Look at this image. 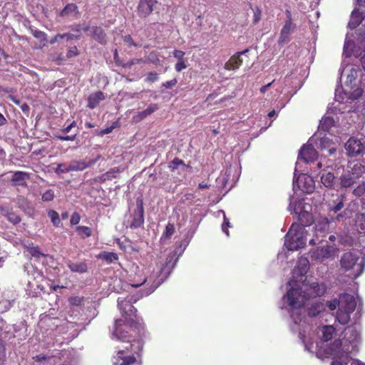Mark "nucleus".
Masks as SVG:
<instances>
[{"label": "nucleus", "instance_id": "9d476101", "mask_svg": "<svg viewBox=\"0 0 365 365\" xmlns=\"http://www.w3.org/2000/svg\"><path fill=\"white\" fill-rule=\"evenodd\" d=\"M84 32L93 40L102 45H106L107 42V35L102 26L86 25L82 28Z\"/></svg>", "mask_w": 365, "mask_h": 365}, {"label": "nucleus", "instance_id": "7ed1b4c3", "mask_svg": "<svg viewBox=\"0 0 365 365\" xmlns=\"http://www.w3.org/2000/svg\"><path fill=\"white\" fill-rule=\"evenodd\" d=\"M143 346L142 339H133L131 343L119 349L113 356V365H142Z\"/></svg>", "mask_w": 365, "mask_h": 365}, {"label": "nucleus", "instance_id": "c9c22d12", "mask_svg": "<svg viewBox=\"0 0 365 365\" xmlns=\"http://www.w3.org/2000/svg\"><path fill=\"white\" fill-rule=\"evenodd\" d=\"M334 124V120L332 117L325 116L321 120L319 128L323 131L328 132Z\"/></svg>", "mask_w": 365, "mask_h": 365}, {"label": "nucleus", "instance_id": "5fc2aeb1", "mask_svg": "<svg viewBox=\"0 0 365 365\" xmlns=\"http://www.w3.org/2000/svg\"><path fill=\"white\" fill-rule=\"evenodd\" d=\"M78 55V51L76 46L70 47L66 53V56L68 58L76 56Z\"/></svg>", "mask_w": 365, "mask_h": 365}, {"label": "nucleus", "instance_id": "4c0bfd02", "mask_svg": "<svg viewBox=\"0 0 365 365\" xmlns=\"http://www.w3.org/2000/svg\"><path fill=\"white\" fill-rule=\"evenodd\" d=\"M356 178L352 175L351 174L343 175L341 177V186L343 187H351L355 182Z\"/></svg>", "mask_w": 365, "mask_h": 365}, {"label": "nucleus", "instance_id": "a19ab883", "mask_svg": "<svg viewBox=\"0 0 365 365\" xmlns=\"http://www.w3.org/2000/svg\"><path fill=\"white\" fill-rule=\"evenodd\" d=\"M48 215L51 218L53 225L56 227H58L61 223L58 213L55 210H50L48 212Z\"/></svg>", "mask_w": 365, "mask_h": 365}, {"label": "nucleus", "instance_id": "ea45409f", "mask_svg": "<svg viewBox=\"0 0 365 365\" xmlns=\"http://www.w3.org/2000/svg\"><path fill=\"white\" fill-rule=\"evenodd\" d=\"M175 229L173 223L168 222L161 236L160 240H169L175 233Z\"/></svg>", "mask_w": 365, "mask_h": 365}, {"label": "nucleus", "instance_id": "4d7b16f0", "mask_svg": "<svg viewBox=\"0 0 365 365\" xmlns=\"http://www.w3.org/2000/svg\"><path fill=\"white\" fill-rule=\"evenodd\" d=\"M183 161H170L168 165L170 171L173 172L179 165H182Z\"/></svg>", "mask_w": 365, "mask_h": 365}, {"label": "nucleus", "instance_id": "0e129e2a", "mask_svg": "<svg viewBox=\"0 0 365 365\" xmlns=\"http://www.w3.org/2000/svg\"><path fill=\"white\" fill-rule=\"evenodd\" d=\"M58 139L61 140H66V141H72L75 139L76 135H66V136H58Z\"/></svg>", "mask_w": 365, "mask_h": 365}, {"label": "nucleus", "instance_id": "dca6fc26", "mask_svg": "<svg viewBox=\"0 0 365 365\" xmlns=\"http://www.w3.org/2000/svg\"><path fill=\"white\" fill-rule=\"evenodd\" d=\"M360 72L361 71L356 68H351L347 76L346 84L351 89L357 87L356 90L359 89L360 90V93H362L365 90V82L360 81L359 85L356 84V78Z\"/></svg>", "mask_w": 365, "mask_h": 365}, {"label": "nucleus", "instance_id": "0eeeda50", "mask_svg": "<svg viewBox=\"0 0 365 365\" xmlns=\"http://www.w3.org/2000/svg\"><path fill=\"white\" fill-rule=\"evenodd\" d=\"M158 4V0H138L135 10L138 17L141 19H147L153 14Z\"/></svg>", "mask_w": 365, "mask_h": 365}, {"label": "nucleus", "instance_id": "a211bd4d", "mask_svg": "<svg viewBox=\"0 0 365 365\" xmlns=\"http://www.w3.org/2000/svg\"><path fill=\"white\" fill-rule=\"evenodd\" d=\"M249 49H245L242 51L237 52L232 56L230 59L225 63V68L227 71H234L240 68L242 64V59L241 56L248 52Z\"/></svg>", "mask_w": 365, "mask_h": 365}, {"label": "nucleus", "instance_id": "423d86ee", "mask_svg": "<svg viewBox=\"0 0 365 365\" xmlns=\"http://www.w3.org/2000/svg\"><path fill=\"white\" fill-rule=\"evenodd\" d=\"M345 148L347 154L349 157H361L365 160V139H358L354 137L350 138L346 143Z\"/></svg>", "mask_w": 365, "mask_h": 365}, {"label": "nucleus", "instance_id": "79ce46f5", "mask_svg": "<svg viewBox=\"0 0 365 365\" xmlns=\"http://www.w3.org/2000/svg\"><path fill=\"white\" fill-rule=\"evenodd\" d=\"M8 98L11 100L13 103H14L16 105L19 106L23 112L26 113L29 110L30 108L29 105L26 103L21 104V101L19 99H17L15 96L9 95L8 96Z\"/></svg>", "mask_w": 365, "mask_h": 365}, {"label": "nucleus", "instance_id": "13d9d810", "mask_svg": "<svg viewBox=\"0 0 365 365\" xmlns=\"http://www.w3.org/2000/svg\"><path fill=\"white\" fill-rule=\"evenodd\" d=\"M83 299V297H73L70 298L69 302L72 305L79 306L82 303Z\"/></svg>", "mask_w": 365, "mask_h": 365}, {"label": "nucleus", "instance_id": "bb28decb", "mask_svg": "<svg viewBox=\"0 0 365 365\" xmlns=\"http://www.w3.org/2000/svg\"><path fill=\"white\" fill-rule=\"evenodd\" d=\"M105 99V95L102 91H97L91 94L88 98V107L95 108L101 101Z\"/></svg>", "mask_w": 365, "mask_h": 365}, {"label": "nucleus", "instance_id": "412c9836", "mask_svg": "<svg viewBox=\"0 0 365 365\" xmlns=\"http://www.w3.org/2000/svg\"><path fill=\"white\" fill-rule=\"evenodd\" d=\"M309 268V262L306 257L299 259L297 266L293 269L294 276L303 277L305 276Z\"/></svg>", "mask_w": 365, "mask_h": 365}, {"label": "nucleus", "instance_id": "9b49d317", "mask_svg": "<svg viewBox=\"0 0 365 365\" xmlns=\"http://www.w3.org/2000/svg\"><path fill=\"white\" fill-rule=\"evenodd\" d=\"M333 257H334V249L329 245L317 247L311 252L312 261L323 262Z\"/></svg>", "mask_w": 365, "mask_h": 365}, {"label": "nucleus", "instance_id": "ddd939ff", "mask_svg": "<svg viewBox=\"0 0 365 365\" xmlns=\"http://www.w3.org/2000/svg\"><path fill=\"white\" fill-rule=\"evenodd\" d=\"M315 144L317 147L322 151L327 150L328 154H324V157L331 156L336 152V148L334 146L333 141L327 136L319 137L317 138Z\"/></svg>", "mask_w": 365, "mask_h": 365}, {"label": "nucleus", "instance_id": "cd10ccee", "mask_svg": "<svg viewBox=\"0 0 365 365\" xmlns=\"http://www.w3.org/2000/svg\"><path fill=\"white\" fill-rule=\"evenodd\" d=\"M347 166L351 169V175L356 178L360 177L365 171L364 165L359 161H348Z\"/></svg>", "mask_w": 365, "mask_h": 365}, {"label": "nucleus", "instance_id": "6ab92c4d", "mask_svg": "<svg viewBox=\"0 0 365 365\" xmlns=\"http://www.w3.org/2000/svg\"><path fill=\"white\" fill-rule=\"evenodd\" d=\"M296 28L294 23L284 22L278 38L279 45H284L290 41V34Z\"/></svg>", "mask_w": 365, "mask_h": 365}, {"label": "nucleus", "instance_id": "b1692460", "mask_svg": "<svg viewBox=\"0 0 365 365\" xmlns=\"http://www.w3.org/2000/svg\"><path fill=\"white\" fill-rule=\"evenodd\" d=\"M29 179V174L17 171L15 172L11 180L13 186H21L26 187L27 186L26 181Z\"/></svg>", "mask_w": 365, "mask_h": 365}, {"label": "nucleus", "instance_id": "58836bf2", "mask_svg": "<svg viewBox=\"0 0 365 365\" xmlns=\"http://www.w3.org/2000/svg\"><path fill=\"white\" fill-rule=\"evenodd\" d=\"M76 231L81 239H86L92 235L91 229L87 226H77Z\"/></svg>", "mask_w": 365, "mask_h": 365}, {"label": "nucleus", "instance_id": "37998d69", "mask_svg": "<svg viewBox=\"0 0 365 365\" xmlns=\"http://www.w3.org/2000/svg\"><path fill=\"white\" fill-rule=\"evenodd\" d=\"M78 9V6L75 4H68L62 10L61 15H68L72 14Z\"/></svg>", "mask_w": 365, "mask_h": 365}, {"label": "nucleus", "instance_id": "e2e57ef3", "mask_svg": "<svg viewBox=\"0 0 365 365\" xmlns=\"http://www.w3.org/2000/svg\"><path fill=\"white\" fill-rule=\"evenodd\" d=\"M344 207V204L341 201H339L335 206L330 207V210L334 212H337Z\"/></svg>", "mask_w": 365, "mask_h": 365}, {"label": "nucleus", "instance_id": "c756f323", "mask_svg": "<svg viewBox=\"0 0 365 365\" xmlns=\"http://www.w3.org/2000/svg\"><path fill=\"white\" fill-rule=\"evenodd\" d=\"M322 340L323 341H328L331 340L336 333V329L331 325L323 326L321 329Z\"/></svg>", "mask_w": 365, "mask_h": 365}, {"label": "nucleus", "instance_id": "2eb2a0df", "mask_svg": "<svg viewBox=\"0 0 365 365\" xmlns=\"http://www.w3.org/2000/svg\"><path fill=\"white\" fill-rule=\"evenodd\" d=\"M124 168L123 167H115L110 169L106 173L97 176L93 178V182L98 183H103L106 181H111L113 179H115L119 177L120 174L124 170Z\"/></svg>", "mask_w": 365, "mask_h": 365}, {"label": "nucleus", "instance_id": "864d4df0", "mask_svg": "<svg viewBox=\"0 0 365 365\" xmlns=\"http://www.w3.org/2000/svg\"><path fill=\"white\" fill-rule=\"evenodd\" d=\"M81 220V215L78 212H74L70 219V222L72 225H76L79 223Z\"/></svg>", "mask_w": 365, "mask_h": 365}, {"label": "nucleus", "instance_id": "aec40b11", "mask_svg": "<svg viewBox=\"0 0 365 365\" xmlns=\"http://www.w3.org/2000/svg\"><path fill=\"white\" fill-rule=\"evenodd\" d=\"M340 297V307L341 310H347L353 312L356 307V302L354 296L349 294H341Z\"/></svg>", "mask_w": 365, "mask_h": 365}, {"label": "nucleus", "instance_id": "5701e85b", "mask_svg": "<svg viewBox=\"0 0 365 365\" xmlns=\"http://www.w3.org/2000/svg\"><path fill=\"white\" fill-rule=\"evenodd\" d=\"M14 301L15 297L12 292L4 293V298L0 300V313H4L9 310L13 306Z\"/></svg>", "mask_w": 365, "mask_h": 365}, {"label": "nucleus", "instance_id": "f257e3e1", "mask_svg": "<svg viewBox=\"0 0 365 365\" xmlns=\"http://www.w3.org/2000/svg\"><path fill=\"white\" fill-rule=\"evenodd\" d=\"M118 306L123 314L127 317V324L122 327H120L121 320L115 321L113 334L118 340L129 341L130 343L133 341L130 340L132 337L138 336V339H141L145 334V326L142 319H140L137 315V309L126 301L121 303L118 302Z\"/></svg>", "mask_w": 365, "mask_h": 365}, {"label": "nucleus", "instance_id": "4468645a", "mask_svg": "<svg viewBox=\"0 0 365 365\" xmlns=\"http://www.w3.org/2000/svg\"><path fill=\"white\" fill-rule=\"evenodd\" d=\"M297 185L300 190L305 193H312L315 189V183L312 177L302 174L297 180Z\"/></svg>", "mask_w": 365, "mask_h": 365}, {"label": "nucleus", "instance_id": "c03bdc74", "mask_svg": "<svg viewBox=\"0 0 365 365\" xmlns=\"http://www.w3.org/2000/svg\"><path fill=\"white\" fill-rule=\"evenodd\" d=\"M6 218L14 225H17L21 222V217L14 212H8L6 215Z\"/></svg>", "mask_w": 365, "mask_h": 365}, {"label": "nucleus", "instance_id": "603ef678", "mask_svg": "<svg viewBox=\"0 0 365 365\" xmlns=\"http://www.w3.org/2000/svg\"><path fill=\"white\" fill-rule=\"evenodd\" d=\"M185 53L181 50L175 49L173 52V56L177 61H182L185 58Z\"/></svg>", "mask_w": 365, "mask_h": 365}, {"label": "nucleus", "instance_id": "1a4fd4ad", "mask_svg": "<svg viewBox=\"0 0 365 365\" xmlns=\"http://www.w3.org/2000/svg\"><path fill=\"white\" fill-rule=\"evenodd\" d=\"M289 305L292 308H299L303 306L304 301L307 299L302 294L300 287H292L287 293Z\"/></svg>", "mask_w": 365, "mask_h": 365}, {"label": "nucleus", "instance_id": "052dcab7", "mask_svg": "<svg viewBox=\"0 0 365 365\" xmlns=\"http://www.w3.org/2000/svg\"><path fill=\"white\" fill-rule=\"evenodd\" d=\"M61 36H62V39L66 38L67 41L78 39L80 38V36H76V35L69 34V33L63 34H61Z\"/></svg>", "mask_w": 365, "mask_h": 365}, {"label": "nucleus", "instance_id": "49530a36", "mask_svg": "<svg viewBox=\"0 0 365 365\" xmlns=\"http://www.w3.org/2000/svg\"><path fill=\"white\" fill-rule=\"evenodd\" d=\"M34 36L35 38H36L37 39H38L40 41L41 43L43 46L46 45L47 38H46V34L44 32L41 31H36L34 34Z\"/></svg>", "mask_w": 365, "mask_h": 365}, {"label": "nucleus", "instance_id": "72a5a7b5", "mask_svg": "<svg viewBox=\"0 0 365 365\" xmlns=\"http://www.w3.org/2000/svg\"><path fill=\"white\" fill-rule=\"evenodd\" d=\"M97 258L101 259L107 263H112L118 260V255L115 252L104 251L98 254Z\"/></svg>", "mask_w": 365, "mask_h": 365}, {"label": "nucleus", "instance_id": "7c9ffc66", "mask_svg": "<svg viewBox=\"0 0 365 365\" xmlns=\"http://www.w3.org/2000/svg\"><path fill=\"white\" fill-rule=\"evenodd\" d=\"M352 312L347 310H341L338 309L336 312V319L339 324L342 325L347 324L350 322V315Z\"/></svg>", "mask_w": 365, "mask_h": 365}, {"label": "nucleus", "instance_id": "4be33fe9", "mask_svg": "<svg viewBox=\"0 0 365 365\" xmlns=\"http://www.w3.org/2000/svg\"><path fill=\"white\" fill-rule=\"evenodd\" d=\"M307 291L309 292L308 297H317L324 294L327 287L324 283L312 282L309 286Z\"/></svg>", "mask_w": 365, "mask_h": 365}, {"label": "nucleus", "instance_id": "09e8293b", "mask_svg": "<svg viewBox=\"0 0 365 365\" xmlns=\"http://www.w3.org/2000/svg\"><path fill=\"white\" fill-rule=\"evenodd\" d=\"M158 74L155 72H149L147 73L146 77L145 78V81L148 83H153L158 80Z\"/></svg>", "mask_w": 365, "mask_h": 365}, {"label": "nucleus", "instance_id": "393cba45", "mask_svg": "<svg viewBox=\"0 0 365 365\" xmlns=\"http://www.w3.org/2000/svg\"><path fill=\"white\" fill-rule=\"evenodd\" d=\"M158 109V106L156 103L150 104L146 109L141 112H138L135 115L133 116V120L138 123L143 120L147 116L151 115Z\"/></svg>", "mask_w": 365, "mask_h": 365}, {"label": "nucleus", "instance_id": "20e7f679", "mask_svg": "<svg viewBox=\"0 0 365 365\" xmlns=\"http://www.w3.org/2000/svg\"><path fill=\"white\" fill-rule=\"evenodd\" d=\"M307 232L303 226L293 223L285 236L284 246L292 251L297 250L306 245Z\"/></svg>", "mask_w": 365, "mask_h": 365}, {"label": "nucleus", "instance_id": "6e6d98bb", "mask_svg": "<svg viewBox=\"0 0 365 365\" xmlns=\"http://www.w3.org/2000/svg\"><path fill=\"white\" fill-rule=\"evenodd\" d=\"M178 83L177 79L175 78L170 81H165L163 83L162 86L165 87V88H171L176 86Z\"/></svg>", "mask_w": 365, "mask_h": 365}, {"label": "nucleus", "instance_id": "de8ad7c7", "mask_svg": "<svg viewBox=\"0 0 365 365\" xmlns=\"http://www.w3.org/2000/svg\"><path fill=\"white\" fill-rule=\"evenodd\" d=\"M327 305L331 311L335 310L336 307L339 309L340 307V297L327 302Z\"/></svg>", "mask_w": 365, "mask_h": 365}, {"label": "nucleus", "instance_id": "8fccbe9b", "mask_svg": "<svg viewBox=\"0 0 365 365\" xmlns=\"http://www.w3.org/2000/svg\"><path fill=\"white\" fill-rule=\"evenodd\" d=\"M187 67L186 59L178 61L175 65V69L178 72H180Z\"/></svg>", "mask_w": 365, "mask_h": 365}, {"label": "nucleus", "instance_id": "a878e982", "mask_svg": "<svg viewBox=\"0 0 365 365\" xmlns=\"http://www.w3.org/2000/svg\"><path fill=\"white\" fill-rule=\"evenodd\" d=\"M364 14L359 9H354L350 17L348 26L350 29H356L364 20Z\"/></svg>", "mask_w": 365, "mask_h": 365}, {"label": "nucleus", "instance_id": "bf43d9fd", "mask_svg": "<svg viewBox=\"0 0 365 365\" xmlns=\"http://www.w3.org/2000/svg\"><path fill=\"white\" fill-rule=\"evenodd\" d=\"M29 252L31 255L35 257H39L41 255H43L38 250L37 247H33L30 249Z\"/></svg>", "mask_w": 365, "mask_h": 365}, {"label": "nucleus", "instance_id": "69168bd1", "mask_svg": "<svg viewBox=\"0 0 365 365\" xmlns=\"http://www.w3.org/2000/svg\"><path fill=\"white\" fill-rule=\"evenodd\" d=\"M124 41L129 44V46H135V43L133 41L130 35H126L124 36Z\"/></svg>", "mask_w": 365, "mask_h": 365}, {"label": "nucleus", "instance_id": "3c124183", "mask_svg": "<svg viewBox=\"0 0 365 365\" xmlns=\"http://www.w3.org/2000/svg\"><path fill=\"white\" fill-rule=\"evenodd\" d=\"M261 16H262V11H261V9L259 7H257L254 10V15H253L252 23L254 24H257L260 21Z\"/></svg>", "mask_w": 365, "mask_h": 365}, {"label": "nucleus", "instance_id": "6e6552de", "mask_svg": "<svg viewBox=\"0 0 365 365\" xmlns=\"http://www.w3.org/2000/svg\"><path fill=\"white\" fill-rule=\"evenodd\" d=\"M136 207L132 214V221L130 227L136 229L141 227L144 224V206L143 198L140 195L136 198Z\"/></svg>", "mask_w": 365, "mask_h": 365}, {"label": "nucleus", "instance_id": "2f4dec72", "mask_svg": "<svg viewBox=\"0 0 365 365\" xmlns=\"http://www.w3.org/2000/svg\"><path fill=\"white\" fill-rule=\"evenodd\" d=\"M324 310V304L321 302L313 303L310 307L308 308L307 315L310 317L318 316L321 312Z\"/></svg>", "mask_w": 365, "mask_h": 365}, {"label": "nucleus", "instance_id": "f8f14e48", "mask_svg": "<svg viewBox=\"0 0 365 365\" xmlns=\"http://www.w3.org/2000/svg\"><path fill=\"white\" fill-rule=\"evenodd\" d=\"M312 139H309L307 143L304 144L300 148L297 160H317L318 153L311 143Z\"/></svg>", "mask_w": 365, "mask_h": 365}, {"label": "nucleus", "instance_id": "e433bc0d", "mask_svg": "<svg viewBox=\"0 0 365 365\" xmlns=\"http://www.w3.org/2000/svg\"><path fill=\"white\" fill-rule=\"evenodd\" d=\"M68 267L74 272L84 273L88 269L87 264L85 262L73 263L70 262L68 263Z\"/></svg>", "mask_w": 365, "mask_h": 365}, {"label": "nucleus", "instance_id": "774afa93", "mask_svg": "<svg viewBox=\"0 0 365 365\" xmlns=\"http://www.w3.org/2000/svg\"><path fill=\"white\" fill-rule=\"evenodd\" d=\"M62 39V36L61 34H58L57 35H56L55 36H53L50 41H49V43L51 44H53L55 43L56 41H59Z\"/></svg>", "mask_w": 365, "mask_h": 365}, {"label": "nucleus", "instance_id": "39448f33", "mask_svg": "<svg viewBox=\"0 0 365 365\" xmlns=\"http://www.w3.org/2000/svg\"><path fill=\"white\" fill-rule=\"evenodd\" d=\"M159 275V274H151L150 277H147L145 276L143 270L138 267L131 280V286L137 288L147 283V284L149 285L147 294H150L160 284V282L158 279Z\"/></svg>", "mask_w": 365, "mask_h": 365}, {"label": "nucleus", "instance_id": "f3484780", "mask_svg": "<svg viewBox=\"0 0 365 365\" xmlns=\"http://www.w3.org/2000/svg\"><path fill=\"white\" fill-rule=\"evenodd\" d=\"M359 257L356 254L351 252H347L343 254L340 260L341 268L346 271L351 269L356 264Z\"/></svg>", "mask_w": 365, "mask_h": 365}, {"label": "nucleus", "instance_id": "680f3d73", "mask_svg": "<svg viewBox=\"0 0 365 365\" xmlns=\"http://www.w3.org/2000/svg\"><path fill=\"white\" fill-rule=\"evenodd\" d=\"M230 227L229 220L226 218L225 215L224 216V223L222 225V231L226 233V235H229V232L227 227Z\"/></svg>", "mask_w": 365, "mask_h": 365}, {"label": "nucleus", "instance_id": "473e14b6", "mask_svg": "<svg viewBox=\"0 0 365 365\" xmlns=\"http://www.w3.org/2000/svg\"><path fill=\"white\" fill-rule=\"evenodd\" d=\"M321 182L326 187L331 188L335 184V177L330 172L324 173L321 177Z\"/></svg>", "mask_w": 365, "mask_h": 365}, {"label": "nucleus", "instance_id": "f03ea898", "mask_svg": "<svg viewBox=\"0 0 365 365\" xmlns=\"http://www.w3.org/2000/svg\"><path fill=\"white\" fill-rule=\"evenodd\" d=\"M343 339H336L324 351L326 356L342 359L350 354H356L361 342L360 331L356 326H349L343 331Z\"/></svg>", "mask_w": 365, "mask_h": 365}, {"label": "nucleus", "instance_id": "c85d7f7f", "mask_svg": "<svg viewBox=\"0 0 365 365\" xmlns=\"http://www.w3.org/2000/svg\"><path fill=\"white\" fill-rule=\"evenodd\" d=\"M299 220L301 226L305 227L311 225L314 222L313 215L311 212L307 211L300 212L299 214Z\"/></svg>", "mask_w": 365, "mask_h": 365}, {"label": "nucleus", "instance_id": "a18cd8bd", "mask_svg": "<svg viewBox=\"0 0 365 365\" xmlns=\"http://www.w3.org/2000/svg\"><path fill=\"white\" fill-rule=\"evenodd\" d=\"M55 197L54 191L51 189L47 190L42 194L41 199L44 202H50L53 200Z\"/></svg>", "mask_w": 365, "mask_h": 365}, {"label": "nucleus", "instance_id": "338daca9", "mask_svg": "<svg viewBox=\"0 0 365 365\" xmlns=\"http://www.w3.org/2000/svg\"><path fill=\"white\" fill-rule=\"evenodd\" d=\"M285 15L287 17L285 22L293 23L292 13L289 10L287 9L285 11Z\"/></svg>", "mask_w": 365, "mask_h": 365}, {"label": "nucleus", "instance_id": "f704fd0d", "mask_svg": "<svg viewBox=\"0 0 365 365\" xmlns=\"http://www.w3.org/2000/svg\"><path fill=\"white\" fill-rule=\"evenodd\" d=\"M95 161H73V164L69 166L68 170H83L91 165V163Z\"/></svg>", "mask_w": 365, "mask_h": 365}]
</instances>
